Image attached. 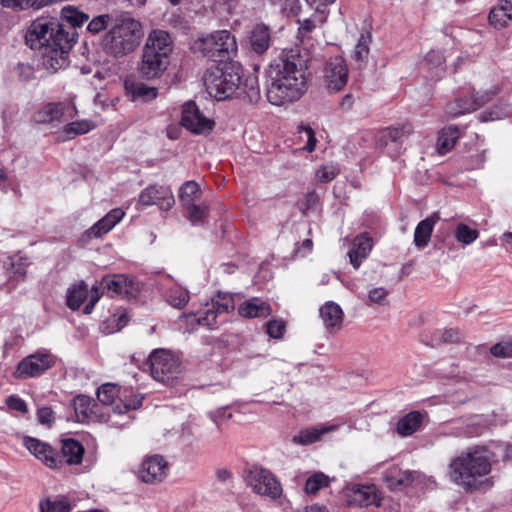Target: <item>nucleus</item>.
Wrapping results in <instances>:
<instances>
[{"label":"nucleus","mask_w":512,"mask_h":512,"mask_svg":"<svg viewBox=\"0 0 512 512\" xmlns=\"http://www.w3.org/2000/svg\"><path fill=\"white\" fill-rule=\"evenodd\" d=\"M61 18L71 25L68 31L56 19L41 18L31 24L26 34L27 44L40 51L43 66L52 72L67 66L68 53L75 41L74 28L83 25L88 15L69 5L62 8Z\"/></svg>","instance_id":"f257e3e1"},{"label":"nucleus","mask_w":512,"mask_h":512,"mask_svg":"<svg viewBox=\"0 0 512 512\" xmlns=\"http://www.w3.org/2000/svg\"><path fill=\"white\" fill-rule=\"evenodd\" d=\"M307 62L297 50L283 53L266 69V97L276 106L298 101L307 91Z\"/></svg>","instance_id":"f03ea898"},{"label":"nucleus","mask_w":512,"mask_h":512,"mask_svg":"<svg viewBox=\"0 0 512 512\" xmlns=\"http://www.w3.org/2000/svg\"><path fill=\"white\" fill-rule=\"evenodd\" d=\"M449 468L451 480L465 490L492 486V481L484 478L491 472V453L485 447L461 453L451 461Z\"/></svg>","instance_id":"7ed1b4c3"},{"label":"nucleus","mask_w":512,"mask_h":512,"mask_svg":"<svg viewBox=\"0 0 512 512\" xmlns=\"http://www.w3.org/2000/svg\"><path fill=\"white\" fill-rule=\"evenodd\" d=\"M143 37L142 25L133 18L119 19L105 34L102 46L105 53L115 57H123L132 53Z\"/></svg>","instance_id":"20e7f679"},{"label":"nucleus","mask_w":512,"mask_h":512,"mask_svg":"<svg viewBox=\"0 0 512 512\" xmlns=\"http://www.w3.org/2000/svg\"><path fill=\"white\" fill-rule=\"evenodd\" d=\"M171 51L170 35L163 30H153L143 48L141 74L147 79L159 77L167 69Z\"/></svg>","instance_id":"39448f33"},{"label":"nucleus","mask_w":512,"mask_h":512,"mask_svg":"<svg viewBox=\"0 0 512 512\" xmlns=\"http://www.w3.org/2000/svg\"><path fill=\"white\" fill-rule=\"evenodd\" d=\"M242 67L237 62L223 63L206 73L204 82L211 97L224 100L230 97L241 84Z\"/></svg>","instance_id":"423d86ee"},{"label":"nucleus","mask_w":512,"mask_h":512,"mask_svg":"<svg viewBox=\"0 0 512 512\" xmlns=\"http://www.w3.org/2000/svg\"><path fill=\"white\" fill-rule=\"evenodd\" d=\"M195 47L214 62L228 63L237 52L235 37L227 30H220L195 42Z\"/></svg>","instance_id":"0eeeda50"},{"label":"nucleus","mask_w":512,"mask_h":512,"mask_svg":"<svg viewBox=\"0 0 512 512\" xmlns=\"http://www.w3.org/2000/svg\"><path fill=\"white\" fill-rule=\"evenodd\" d=\"M97 398L103 405H113V415H121L130 410H135L142 405L143 397L132 390L120 389L111 383L103 384L98 388Z\"/></svg>","instance_id":"6e6552de"},{"label":"nucleus","mask_w":512,"mask_h":512,"mask_svg":"<svg viewBox=\"0 0 512 512\" xmlns=\"http://www.w3.org/2000/svg\"><path fill=\"white\" fill-rule=\"evenodd\" d=\"M152 377L164 384H171L181 373V363L178 356L165 349H156L149 355Z\"/></svg>","instance_id":"1a4fd4ad"},{"label":"nucleus","mask_w":512,"mask_h":512,"mask_svg":"<svg viewBox=\"0 0 512 512\" xmlns=\"http://www.w3.org/2000/svg\"><path fill=\"white\" fill-rule=\"evenodd\" d=\"M235 309L234 296L229 293H218L216 298L212 299L210 304L199 315L191 314V321L197 322L199 325L214 329L219 322L225 321L222 316Z\"/></svg>","instance_id":"9d476101"},{"label":"nucleus","mask_w":512,"mask_h":512,"mask_svg":"<svg viewBox=\"0 0 512 512\" xmlns=\"http://www.w3.org/2000/svg\"><path fill=\"white\" fill-rule=\"evenodd\" d=\"M77 114V107L72 101L49 102L35 112L33 120L38 124L58 126L62 121L72 119Z\"/></svg>","instance_id":"9b49d317"},{"label":"nucleus","mask_w":512,"mask_h":512,"mask_svg":"<svg viewBox=\"0 0 512 512\" xmlns=\"http://www.w3.org/2000/svg\"><path fill=\"white\" fill-rule=\"evenodd\" d=\"M99 285L102 293L110 297L134 298L139 292L138 283L123 274L104 276Z\"/></svg>","instance_id":"f8f14e48"},{"label":"nucleus","mask_w":512,"mask_h":512,"mask_svg":"<svg viewBox=\"0 0 512 512\" xmlns=\"http://www.w3.org/2000/svg\"><path fill=\"white\" fill-rule=\"evenodd\" d=\"M175 204L173 192L169 186L150 185L146 187L139 195L138 205L151 206L157 205L161 210L168 211Z\"/></svg>","instance_id":"ddd939ff"},{"label":"nucleus","mask_w":512,"mask_h":512,"mask_svg":"<svg viewBox=\"0 0 512 512\" xmlns=\"http://www.w3.org/2000/svg\"><path fill=\"white\" fill-rule=\"evenodd\" d=\"M181 125L194 134H205L212 131L214 121L202 114L193 101L183 105Z\"/></svg>","instance_id":"4468645a"},{"label":"nucleus","mask_w":512,"mask_h":512,"mask_svg":"<svg viewBox=\"0 0 512 512\" xmlns=\"http://www.w3.org/2000/svg\"><path fill=\"white\" fill-rule=\"evenodd\" d=\"M54 363L52 354L37 352L24 358L15 371L16 378L36 377L49 369Z\"/></svg>","instance_id":"2eb2a0df"},{"label":"nucleus","mask_w":512,"mask_h":512,"mask_svg":"<svg viewBox=\"0 0 512 512\" xmlns=\"http://www.w3.org/2000/svg\"><path fill=\"white\" fill-rule=\"evenodd\" d=\"M348 81V68L343 57H331L324 68V82L331 91L342 90Z\"/></svg>","instance_id":"dca6fc26"},{"label":"nucleus","mask_w":512,"mask_h":512,"mask_svg":"<svg viewBox=\"0 0 512 512\" xmlns=\"http://www.w3.org/2000/svg\"><path fill=\"white\" fill-rule=\"evenodd\" d=\"M23 445L37 459L42 461L51 469H59L62 467V458L48 443L29 436L23 437Z\"/></svg>","instance_id":"f3484780"},{"label":"nucleus","mask_w":512,"mask_h":512,"mask_svg":"<svg viewBox=\"0 0 512 512\" xmlns=\"http://www.w3.org/2000/svg\"><path fill=\"white\" fill-rule=\"evenodd\" d=\"M168 471V462L160 455H152L143 460L138 475L143 482L154 484L162 482Z\"/></svg>","instance_id":"a211bd4d"},{"label":"nucleus","mask_w":512,"mask_h":512,"mask_svg":"<svg viewBox=\"0 0 512 512\" xmlns=\"http://www.w3.org/2000/svg\"><path fill=\"white\" fill-rule=\"evenodd\" d=\"M76 419L81 423L97 422L104 415L100 406L86 395H78L73 399Z\"/></svg>","instance_id":"6ab92c4d"},{"label":"nucleus","mask_w":512,"mask_h":512,"mask_svg":"<svg viewBox=\"0 0 512 512\" xmlns=\"http://www.w3.org/2000/svg\"><path fill=\"white\" fill-rule=\"evenodd\" d=\"M347 502L350 506H378L380 496L375 485H354L347 492Z\"/></svg>","instance_id":"aec40b11"},{"label":"nucleus","mask_w":512,"mask_h":512,"mask_svg":"<svg viewBox=\"0 0 512 512\" xmlns=\"http://www.w3.org/2000/svg\"><path fill=\"white\" fill-rule=\"evenodd\" d=\"M258 495L271 500H277L283 495L282 484L278 478L263 468H258Z\"/></svg>","instance_id":"412c9836"},{"label":"nucleus","mask_w":512,"mask_h":512,"mask_svg":"<svg viewBox=\"0 0 512 512\" xmlns=\"http://www.w3.org/2000/svg\"><path fill=\"white\" fill-rule=\"evenodd\" d=\"M339 428L338 424H319L300 430L293 436L292 442L298 445H310L322 439L328 433L334 432Z\"/></svg>","instance_id":"4be33fe9"},{"label":"nucleus","mask_w":512,"mask_h":512,"mask_svg":"<svg viewBox=\"0 0 512 512\" xmlns=\"http://www.w3.org/2000/svg\"><path fill=\"white\" fill-rule=\"evenodd\" d=\"M124 215L125 213L122 209H112L86 231V236L89 239L101 237L112 230L123 219Z\"/></svg>","instance_id":"5701e85b"},{"label":"nucleus","mask_w":512,"mask_h":512,"mask_svg":"<svg viewBox=\"0 0 512 512\" xmlns=\"http://www.w3.org/2000/svg\"><path fill=\"white\" fill-rule=\"evenodd\" d=\"M320 317L324 326L330 332L339 330L343 323L344 313L341 307L332 301L326 302L320 308Z\"/></svg>","instance_id":"b1692460"},{"label":"nucleus","mask_w":512,"mask_h":512,"mask_svg":"<svg viewBox=\"0 0 512 512\" xmlns=\"http://www.w3.org/2000/svg\"><path fill=\"white\" fill-rule=\"evenodd\" d=\"M372 249V240L366 234L355 237L352 247L348 253L350 263L355 269H358L364 259H366Z\"/></svg>","instance_id":"393cba45"},{"label":"nucleus","mask_w":512,"mask_h":512,"mask_svg":"<svg viewBox=\"0 0 512 512\" xmlns=\"http://www.w3.org/2000/svg\"><path fill=\"white\" fill-rule=\"evenodd\" d=\"M439 220L437 214L420 221L414 231L413 242L418 249H423L428 246L434 227Z\"/></svg>","instance_id":"a878e982"},{"label":"nucleus","mask_w":512,"mask_h":512,"mask_svg":"<svg viewBox=\"0 0 512 512\" xmlns=\"http://www.w3.org/2000/svg\"><path fill=\"white\" fill-rule=\"evenodd\" d=\"M512 20V0H499L489 13V22L497 29L508 26Z\"/></svg>","instance_id":"bb28decb"},{"label":"nucleus","mask_w":512,"mask_h":512,"mask_svg":"<svg viewBox=\"0 0 512 512\" xmlns=\"http://www.w3.org/2000/svg\"><path fill=\"white\" fill-rule=\"evenodd\" d=\"M84 451V447L80 442L74 439L64 440L62 443L61 453H59L60 457L62 458V466L64 464H80L83 459Z\"/></svg>","instance_id":"cd10ccee"},{"label":"nucleus","mask_w":512,"mask_h":512,"mask_svg":"<svg viewBox=\"0 0 512 512\" xmlns=\"http://www.w3.org/2000/svg\"><path fill=\"white\" fill-rule=\"evenodd\" d=\"M384 480L390 489H402L413 482L414 474L394 466L387 469L384 474Z\"/></svg>","instance_id":"c85d7f7f"},{"label":"nucleus","mask_w":512,"mask_h":512,"mask_svg":"<svg viewBox=\"0 0 512 512\" xmlns=\"http://www.w3.org/2000/svg\"><path fill=\"white\" fill-rule=\"evenodd\" d=\"M486 100L481 96L471 95L469 98H460L456 100V107L454 104H449L447 107V113L451 117H457L459 115L470 113L480 108Z\"/></svg>","instance_id":"c756f323"},{"label":"nucleus","mask_w":512,"mask_h":512,"mask_svg":"<svg viewBox=\"0 0 512 512\" xmlns=\"http://www.w3.org/2000/svg\"><path fill=\"white\" fill-rule=\"evenodd\" d=\"M125 90L131 99L136 101L140 100L143 102L152 100L157 96V90L154 87H150L142 82L134 80L125 81Z\"/></svg>","instance_id":"7c9ffc66"},{"label":"nucleus","mask_w":512,"mask_h":512,"mask_svg":"<svg viewBox=\"0 0 512 512\" xmlns=\"http://www.w3.org/2000/svg\"><path fill=\"white\" fill-rule=\"evenodd\" d=\"M413 129L409 123L383 129L380 132L379 142L387 146L389 143H399L412 133Z\"/></svg>","instance_id":"2f4dec72"},{"label":"nucleus","mask_w":512,"mask_h":512,"mask_svg":"<svg viewBox=\"0 0 512 512\" xmlns=\"http://www.w3.org/2000/svg\"><path fill=\"white\" fill-rule=\"evenodd\" d=\"M422 414L413 411L402 417L396 425V430L402 437L410 436L415 433L422 423Z\"/></svg>","instance_id":"473e14b6"},{"label":"nucleus","mask_w":512,"mask_h":512,"mask_svg":"<svg viewBox=\"0 0 512 512\" xmlns=\"http://www.w3.org/2000/svg\"><path fill=\"white\" fill-rule=\"evenodd\" d=\"M458 138L459 130L456 126L443 128L438 134L437 151L446 154L455 146Z\"/></svg>","instance_id":"72a5a7b5"},{"label":"nucleus","mask_w":512,"mask_h":512,"mask_svg":"<svg viewBox=\"0 0 512 512\" xmlns=\"http://www.w3.org/2000/svg\"><path fill=\"white\" fill-rule=\"evenodd\" d=\"M95 124L87 119L77 120L66 124L61 134L63 135V140L73 139L76 136L84 135L95 128Z\"/></svg>","instance_id":"f704fd0d"},{"label":"nucleus","mask_w":512,"mask_h":512,"mask_svg":"<svg viewBox=\"0 0 512 512\" xmlns=\"http://www.w3.org/2000/svg\"><path fill=\"white\" fill-rule=\"evenodd\" d=\"M88 296V286L81 281L73 285L67 292V306L71 310H78Z\"/></svg>","instance_id":"c9c22d12"},{"label":"nucleus","mask_w":512,"mask_h":512,"mask_svg":"<svg viewBox=\"0 0 512 512\" xmlns=\"http://www.w3.org/2000/svg\"><path fill=\"white\" fill-rule=\"evenodd\" d=\"M425 65L434 79H440L445 73V59L441 52L431 50L425 57Z\"/></svg>","instance_id":"e433bc0d"},{"label":"nucleus","mask_w":512,"mask_h":512,"mask_svg":"<svg viewBox=\"0 0 512 512\" xmlns=\"http://www.w3.org/2000/svg\"><path fill=\"white\" fill-rule=\"evenodd\" d=\"M201 194V188L195 181H186L180 188L179 200L182 206L185 208L195 203V200L199 198Z\"/></svg>","instance_id":"4c0bfd02"},{"label":"nucleus","mask_w":512,"mask_h":512,"mask_svg":"<svg viewBox=\"0 0 512 512\" xmlns=\"http://www.w3.org/2000/svg\"><path fill=\"white\" fill-rule=\"evenodd\" d=\"M189 299V292L179 285H173L166 293L167 302L174 308H183Z\"/></svg>","instance_id":"58836bf2"},{"label":"nucleus","mask_w":512,"mask_h":512,"mask_svg":"<svg viewBox=\"0 0 512 512\" xmlns=\"http://www.w3.org/2000/svg\"><path fill=\"white\" fill-rule=\"evenodd\" d=\"M454 237L460 244L468 246L478 239L479 231L464 223H459L455 227Z\"/></svg>","instance_id":"ea45409f"},{"label":"nucleus","mask_w":512,"mask_h":512,"mask_svg":"<svg viewBox=\"0 0 512 512\" xmlns=\"http://www.w3.org/2000/svg\"><path fill=\"white\" fill-rule=\"evenodd\" d=\"M41 512H70L71 505L66 498L45 499L40 502Z\"/></svg>","instance_id":"a19ab883"},{"label":"nucleus","mask_w":512,"mask_h":512,"mask_svg":"<svg viewBox=\"0 0 512 512\" xmlns=\"http://www.w3.org/2000/svg\"><path fill=\"white\" fill-rule=\"evenodd\" d=\"M328 484V476L322 472H318L306 480L304 490L307 494H316L321 488L327 487Z\"/></svg>","instance_id":"79ce46f5"},{"label":"nucleus","mask_w":512,"mask_h":512,"mask_svg":"<svg viewBox=\"0 0 512 512\" xmlns=\"http://www.w3.org/2000/svg\"><path fill=\"white\" fill-rule=\"evenodd\" d=\"M185 209L187 210L188 219L193 225H200L204 223L208 214L206 205H197L194 203L191 206L185 207Z\"/></svg>","instance_id":"37998d69"},{"label":"nucleus","mask_w":512,"mask_h":512,"mask_svg":"<svg viewBox=\"0 0 512 512\" xmlns=\"http://www.w3.org/2000/svg\"><path fill=\"white\" fill-rule=\"evenodd\" d=\"M370 38V35L362 34L355 46L353 58L361 64L368 59Z\"/></svg>","instance_id":"c03bdc74"},{"label":"nucleus","mask_w":512,"mask_h":512,"mask_svg":"<svg viewBox=\"0 0 512 512\" xmlns=\"http://www.w3.org/2000/svg\"><path fill=\"white\" fill-rule=\"evenodd\" d=\"M264 327L268 336L273 339H281L286 331V323L282 319H271Z\"/></svg>","instance_id":"a18cd8bd"},{"label":"nucleus","mask_w":512,"mask_h":512,"mask_svg":"<svg viewBox=\"0 0 512 512\" xmlns=\"http://www.w3.org/2000/svg\"><path fill=\"white\" fill-rule=\"evenodd\" d=\"M271 33L268 26L258 25V54L264 53L271 45Z\"/></svg>","instance_id":"49530a36"},{"label":"nucleus","mask_w":512,"mask_h":512,"mask_svg":"<svg viewBox=\"0 0 512 512\" xmlns=\"http://www.w3.org/2000/svg\"><path fill=\"white\" fill-rule=\"evenodd\" d=\"M339 174V169L335 165H323L316 171V178L320 182H329Z\"/></svg>","instance_id":"de8ad7c7"},{"label":"nucleus","mask_w":512,"mask_h":512,"mask_svg":"<svg viewBox=\"0 0 512 512\" xmlns=\"http://www.w3.org/2000/svg\"><path fill=\"white\" fill-rule=\"evenodd\" d=\"M490 353L498 358L512 357V341H502L490 348Z\"/></svg>","instance_id":"09e8293b"},{"label":"nucleus","mask_w":512,"mask_h":512,"mask_svg":"<svg viewBox=\"0 0 512 512\" xmlns=\"http://www.w3.org/2000/svg\"><path fill=\"white\" fill-rule=\"evenodd\" d=\"M108 20V15L94 17L88 24V30L92 33H98L107 27Z\"/></svg>","instance_id":"8fccbe9b"},{"label":"nucleus","mask_w":512,"mask_h":512,"mask_svg":"<svg viewBox=\"0 0 512 512\" xmlns=\"http://www.w3.org/2000/svg\"><path fill=\"white\" fill-rule=\"evenodd\" d=\"M6 404L11 410H15L21 413H26L28 410L26 402L16 395L7 397Z\"/></svg>","instance_id":"3c124183"},{"label":"nucleus","mask_w":512,"mask_h":512,"mask_svg":"<svg viewBox=\"0 0 512 512\" xmlns=\"http://www.w3.org/2000/svg\"><path fill=\"white\" fill-rule=\"evenodd\" d=\"M325 20H326V17L323 14L318 15V19H315V18L306 19L299 27V33L301 35H304L310 31H312L316 27L317 23L322 24L325 22Z\"/></svg>","instance_id":"603ef678"},{"label":"nucleus","mask_w":512,"mask_h":512,"mask_svg":"<svg viewBox=\"0 0 512 512\" xmlns=\"http://www.w3.org/2000/svg\"><path fill=\"white\" fill-rule=\"evenodd\" d=\"M18 78L22 81H28L34 77V69L29 64L20 63L15 68Z\"/></svg>","instance_id":"864d4df0"},{"label":"nucleus","mask_w":512,"mask_h":512,"mask_svg":"<svg viewBox=\"0 0 512 512\" xmlns=\"http://www.w3.org/2000/svg\"><path fill=\"white\" fill-rule=\"evenodd\" d=\"M388 295V291L383 287L373 288L368 293L371 303L382 304Z\"/></svg>","instance_id":"5fc2aeb1"},{"label":"nucleus","mask_w":512,"mask_h":512,"mask_svg":"<svg viewBox=\"0 0 512 512\" xmlns=\"http://www.w3.org/2000/svg\"><path fill=\"white\" fill-rule=\"evenodd\" d=\"M239 314L246 318L256 317V303L255 299L248 300L244 302L239 307Z\"/></svg>","instance_id":"6e6d98bb"},{"label":"nucleus","mask_w":512,"mask_h":512,"mask_svg":"<svg viewBox=\"0 0 512 512\" xmlns=\"http://www.w3.org/2000/svg\"><path fill=\"white\" fill-rule=\"evenodd\" d=\"M301 10V4L299 0H285L283 5V11L288 16H296Z\"/></svg>","instance_id":"4d7b16f0"},{"label":"nucleus","mask_w":512,"mask_h":512,"mask_svg":"<svg viewBox=\"0 0 512 512\" xmlns=\"http://www.w3.org/2000/svg\"><path fill=\"white\" fill-rule=\"evenodd\" d=\"M38 421L44 425H50L53 422V411L49 407H42L37 412Z\"/></svg>","instance_id":"13d9d810"},{"label":"nucleus","mask_w":512,"mask_h":512,"mask_svg":"<svg viewBox=\"0 0 512 512\" xmlns=\"http://www.w3.org/2000/svg\"><path fill=\"white\" fill-rule=\"evenodd\" d=\"M461 338V335L458 330L450 328L445 329L441 332L440 340L444 343H453L458 342Z\"/></svg>","instance_id":"bf43d9fd"},{"label":"nucleus","mask_w":512,"mask_h":512,"mask_svg":"<svg viewBox=\"0 0 512 512\" xmlns=\"http://www.w3.org/2000/svg\"><path fill=\"white\" fill-rule=\"evenodd\" d=\"M301 129L307 138V143L304 146V149L308 152L314 151L317 142L314 131L309 127H303Z\"/></svg>","instance_id":"052dcab7"},{"label":"nucleus","mask_w":512,"mask_h":512,"mask_svg":"<svg viewBox=\"0 0 512 512\" xmlns=\"http://www.w3.org/2000/svg\"><path fill=\"white\" fill-rule=\"evenodd\" d=\"M101 294L99 293L98 286L94 285L92 287V294L89 303L85 306L84 312L86 314H90L95 306V304L99 301Z\"/></svg>","instance_id":"680f3d73"},{"label":"nucleus","mask_w":512,"mask_h":512,"mask_svg":"<svg viewBox=\"0 0 512 512\" xmlns=\"http://www.w3.org/2000/svg\"><path fill=\"white\" fill-rule=\"evenodd\" d=\"M8 6H39L41 3L38 0H2Z\"/></svg>","instance_id":"e2e57ef3"},{"label":"nucleus","mask_w":512,"mask_h":512,"mask_svg":"<svg viewBox=\"0 0 512 512\" xmlns=\"http://www.w3.org/2000/svg\"><path fill=\"white\" fill-rule=\"evenodd\" d=\"M510 115V110L506 109L505 111H499L498 109H495L491 112H489V117H486L485 115H483V119L484 120H498V119H501L503 117H507Z\"/></svg>","instance_id":"0e129e2a"},{"label":"nucleus","mask_w":512,"mask_h":512,"mask_svg":"<svg viewBox=\"0 0 512 512\" xmlns=\"http://www.w3.org/2000/svg\"><path fill=\"white\" fill-rule=\"evenodd\" d=\"M317 200V194L314 191L309 192L304 197L303 205L305 206L306 209H309L317 203Z\"/></svg>","instance_id":"69168bd1"},{"label":"nucleus","mask_w":512,"mask_h":512,"mask_svg":"<svg viewBox=\"0 0 512 512\" xmlns=\"http://www.w3.org/2000/svg\"><path fill=\"white\" fill-rule=\"evenodd\" d=\"M216 477L220 482H227L232 478V473L226 468H219L216 470Z\"/></svg>","instance_id":"338daca9"},{"label":"nucleus","mask_w":512,"mask_h":512,"mask_svg":"<svg viewBox=\"0 0 512 512\" xmlns=\"http://www.w3.org/2000/svg\"><path fill=\"white\" fill-rule=\"evenodd\" d=\"M244 479L252 490L256 491V475H254L252 470L244 472Z\"/></svg>","instance_id":"774afa93"}]
</instances>
